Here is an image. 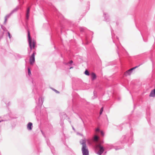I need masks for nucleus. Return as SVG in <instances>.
<instances>
[{
  "mask_svg": "<svg viewBox=\"0 0 155 155\" xmlns=\"http://www.w3.org/2000/svg\"><path fill=\"white\" fill-rule=\"evenodd\" d=\"M28 42L29 46L30 47L31 50L32 49H35L36 47V42L34 40L32 41L30 37V33L29 30H28Z\"/></svg>",
  "mask_w": 155,
  "mask_h": 155,
  "instance_id": "obj_1",
  "label": "nucleus"
},
{
  "mask_svg": "<svg viewBox=\"0 0 155 155\" xmlns=\"http://www.w3.org/2000/svg\"><path fill=\"white\" fill-rule=\"evenodd\" d=\"M81 143L82 145V150L83 155H88V151L87 148L86 146V140H83L81 141Z\"/></svg>",
  "mask_w": 155,
  "mask_h": 155,
  "instance_id": "obj_2",
  "label": "nucleus"
},
{
  "mask_svg": "<svg viewBox=\"0 0 155 155\" xmlns=\"http://www.w3.org/2000/svg\"><path fill=\"white\" fill-rule=\"evenodd\" d=\"M36 54L35 51H33L29 58V63L31 65H33L35 62V55Z\"/></svg>",
  "mask_w": 155,
  "mask_h": 155,
  "instance_id": "obj_3",
  "label": "nucleus"
},
{
  "mask_svg": "<svg viewBox=\"0 0 155 155\" xmlns=\"http://www.w3.org/2000/svg\"><path fill=\"white\" fill-rule=\"evenodd\" d=\"M137 67V66H136L127 71L124 73V75L126 76L128 75H130L132 73V71L136 68Z\"/></svg>",
  "mask_w": 155,
  "mask_h": 155,
  "instance_id": "obj_4",
  "label": "nucleus"
},
{
  "mask_svg": "<svg viewBox=\"0 0 155 155\" xmlns=\"http://www.w3.org/2000/svg\"><path fill=\"white\" fill-rule=\"evenodd\" d=\"M97 147L99 148L100 149L99 150L97 154L99 155H101V154L103 152L104 149L103 147L100 144H99L97 145Z\"/></svg>",
  "mask_w": 155,
  "mask_h": 155,
  "instance_id": "obj_5",
  "label": "nucleus"
},
{
  "mask_svg": "<svg viewBox=\"0 0 155 155\" xmlns=\"http://www.w3.org/2000/svg\"><path fill=\"white\" fill-rule=\"evenodd\" d=\"M91 80L93 81L97 78V75L94 72H92L91 73Z\"/></svg>",
  "mask_w": 155,
  "mask_h": 155,
  "instance_id": "obj_6",
  "label": "nucleus"
},
{
  "mask_svg": "<svg viewBox=\"0 0 155 155\" xmlns=\"http://www.w3.org/2000/svg\"><path fill=\"white\" fill-rule=\"evenodd\" d=\"M99 137L96 135H94L92 138L93 140L95 142H97L99 140Z\"/></svg>",
  "mask_w": 155,
  "mask_h": 155,
  "instance_id": "obj_7",
  "label": "nucleus"
},
{
  "mask_svg": "<svg viewBox=\"0 0 155 155\" xmlns=\"http://www.w3.org/2000/svg\"><path fill=\"white\" fill-rule=\"evenodd\" d=\"M149 96L151 97H155V89H153L151 91Z\"/></svg>",
  "mask_w": 155,
  "mask_h": 155,
  "instance_id": "obj_8",
  "label": "nucleus"
},
{
  "mask_svg": "<svg viewBox=\"0 0 155 155\" xmlns=\"http://www.w3.org/2000/svg\"><path fill=\"white\" fill-rule=\"evenodd\" d=\"M32 124L31 123H29L27 125L28 129L30 130H31L32 129L31 126H32Z\"/></svg>",
  "mask_w": 155,
  "mask_h": 155,
  "instance_id": "obj_9",
  "label": "nucleus"
},
{
  "mask_svg": "<svg viewBox=\"0 0 155 155\" xmlns=\"http://www.w3.org/2000/svg\"><path fill=\"white\" fill-rule=\"evenodd\" d=\"M30 12V8H28L27 10V14L26 15V17L27 19H28L29 16V14Z\"/></svg>",
  "mask_w": 155,
  "mask_h": 155,
  "instance_id": "obj_10",
  "label": "nucleus"
},
{
  "mask_svg": "<svg viewBox=\"0 0 155 155\" xmlns=\"http://www.w3.org/2000/svg\"><path fill=\"white\" fill-rule=\"evenodd\" d=\"M84 74L86 75H88V76H89L90 74L88 71L87 70H85V71L84 72Z\"/></svg>",
  "mask_w": 155,
  "mask_h": 155,
  "instance_id": "obj_11",
  "label": "nucleus"
},
{
  "mask_svg": "<svg viewBox=\"0 0 155 155\" xmlns=\"http://www.w3.org/2000/svg\"><path fill=\"white\" fill-rule=\"evenodd\" d=\"M103 110V107H102L101 108V110H100V115H101L102 114Z\"/></svg>",
  "mask_w": 155,
  "mask_h": 155,
  "instance_id": "obj_12",
  "label": "nucleus"
},
{
  "mask_svg": "<svg viewBox=\"0 0 155 155\" xmlns=\"http://www.w3.org/2000/svg\"><path fill=\"white\" fill-rule=\"evenodd\" d=\"M52 90L54 91H55L56 93L57 94H59L60 93L57 90L54 89H52Z\"/></svg>",
  "mask_w": 155,
  "mask_h": 155,
  "instance_id": "obj_13",
  "label": "nucleus"
},
{
  "mask_svg": "<svg viewBox=\"0 0 155 155\" xmlns=\"http://www.w3.org/2000/svg\"><path fill=\"white\" fill-rule=\"evenodd\" d=\"M28 74L29 76H30L31 75V73L30 71V69L29 68H28Z\"/></svg>",
  "mask_w": 155,
  "mask_h": 155,
  "instance_id": "obj_14",
  "label": "nucleus"
},
{
  "mask_svg": "<svg viewBox=\"0 0 155 155\" xmlns=\"http://www.w3.org/2000/svg\"><path fill=\"white\" fill-rule=\"evenodd\" d=\"M99 131V129L98 128H97L96 129V131Z\"/></svg>",
  "mask_w": 155,
  "mask_h": 155,
  "instance_id": "obj_15",
  "label": "nucleus"
},
{
  "mask_svg": "<svg viewBox=\"0 0 155 155\" xmlns=\"http://www.w3.org/2000/svg\"><path fill=\"white\" fill-rule=\"evenodd\" d=\"M8 35L9 36V38H10L11 37H10V34L9 32H8Z\"/></svg>",
  "mask_w": 155,
  "mask_h": 155,
  "instance_id": "obj_16",
  "label": "nucleus"
},
{
  "mask_svg": "<svg viewBox=\"0 0 155 155\" xmlns=\"http://www.w3.org/2000/svg\"><path fill=\"white\" fill-rule=\"evenodd\" d=\"M73 63V61H71L70 62H69V63L70 64H71Z\"/></svg>",
  "mask_w": 155,
  "mask_h": 155,
  "instance_id": "obj_17",
  "label": "nucleus"
},
{
  "mask_svg": "<svg viewBox=\"0 0 155 155\" xmlns=\"http://www.w3.org/2000/svg\"><path fill=\"white\" fill-rule=\"evenodd\" d=\"M101 134L102 135H104V133H103V132L101 131Z\"/></svg>",
  "mask_w": 155,
  "mask_h": 155,
  "instance_id": "obj_18",
  "label": "nucleus"
},
{
  "mask_svg": "<svg viewBox=\"0 0 155 155\" xmlns=\"http://www.w3.org/2000/svg\"><path fill=\"white\" fill-rule=\"evenodd\" d=\"M73 68V67H71L70 68V69H71V68Z\"/></svg>",
  "mask_w": 155,
  "mask_h": 155,
  "instance_id": "obj_19",
  "label": "nucleus"
}]
</instances>
